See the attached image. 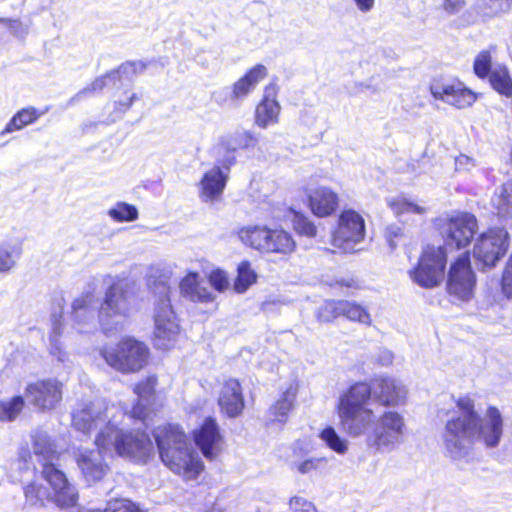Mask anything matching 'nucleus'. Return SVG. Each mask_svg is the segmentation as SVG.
<instances>
[{
	"label": "nucleus",
	"instance_id": "obj_1",
	"mask_svg": "<svg viewBox=\"0 0 512 512\" xmlns=\"http://www.w3.org/2000/svg\"><path fill=\"white\" fill-rule=\"evenodd\" d=\"M126 413L112 405L106 406L97 401L85 405L72 415L74 427L83 433H90L99 428L95 444L105 450L115 451L119 456L130 458L136 462L146 463L155 455V449L149 436L140 431L123 432L118 424Z\"/></svg>",
	"mask_w": 512,
	"mask_h": 512
},
{
	"label": "nucleus",
	"instance_id": "obj_2",
	"mask_svg": "<svg viewBox=\"0 0 512 512\" xmlns=\"http://www.w3.org/2000/svg\"><path fill=\"white\" fill-rule=\"evenodd\" d=\"M456 407L458 410L447 419L442 433L443 446L451 458L464 457L475 442L486 448L499 445L504 421L498 408L489 406L480 416L475 410L474 400L467 395L457 399Z\"/></svg>",
	"mask_w": 512,
	"mask_h": 512
},
{
	"label": "nucleus",
	"instance_id": "obj_3",
	"mask_svg": "<svg viewBox=\"0 0 512 512\" xmlns=\"http://www.w3.org/2000/svg\"><path fill=\"white\" fill-rule=\"evenodd\" d=\"M31 444L33 454L41 462L42 471L40 478L24 488L27 503L44 506L45 501H50L61 509L74 507L78 501L76 488L53 463L60 455L56 443L46 431L38 428L31 434Z\"/></svg>",
	"mask_w": 512,
	"mask_h": 512
},
{
	"label": "nucleus",
	"instance_id": "obj_4",
	"mask_svg": "<svg viewBox=\"0 0 512 512\" xmlns=\"http://www.w3.org/2000/svg\"><path fill=\"white\" fill-rule=\"evenodd\" d=\"M406 395L401 381L390 377L377 378L372 385L355 383L339 397L337 412L342 430L362 433L373 421V410L368 407L371 397L383 406H397L404 403Z\"/></svg>",
	"mask_w": 512,
	"mask_h": 512
},
{
	"label": "nucleus",
	"instance_id": "obj_5",
	"mask_svg": "<svg viewBox=\"0 0 512 512\" xmlns=\"http://www.w3.org/2000/svg\"><path fill=\"white\" fill-rule=\"evenodd\" d=\"M153 435L166 467L186 480L198 477L203 470V463L178 425H160L155 428Z\"/></svg>",
	"mask_w": 512,
	"mask_h": 512
},
{
	"label": "nucleus",
	"instance_id": "obj_6",
	"mask_svg": "<svg viewBox=\"0 0 512 512\" xmlns=\"http://www.w3.org/2000/svg\"><path fill=\"white\" fill-rule=\"evenodd\" d=\"M344 432L353 438L365 436L369 447L379 452H390L403 443L406 423L404 416L396 411L387 410L380 416L373 412V421L362 433Z\"/></svg>",
	"mask_w": 512,
	"mask_h": 512
},
{
	"label": "nucleus",
	"instance_id": "obj_7",
	"mask_svg": "<svg viewBox=\"0 0 512 512\" xmlns=\"http://www.w3.org/2000/svg\"><path fill=\"white\" fill-rule=\"evenodd\" d=\"M154 345L158 349L167 350L174 346L179 335V324L172 308L171 289L165 282L154 285Z\"/></svg>",
	"mask_w": 512,
	"mask_h": 512
},
{
	"label": "nucleus",
	"instance_id": "obj_8",
	"mask_svg": "<svg viewBox=\"0 0 512 512\" xmlns=\"http://www.w3.org/2000/svg\"><path fill=\"white\" fill-rule=\"evenodd\" d=\"M134 303L131 286L124 281H113L105 292L98 310L99 324L105 332L116 330L130 316Z\"/></svg>",
	"mask_w": 512,
	"mask_h": 512
},
{
	"label": "nucleus",
	"instance_id": "obj_9",
	"mask_svg": "<svg viewBox=\"0 0 512 512\" xmlns=\"http://www.w3.org/2000/svg\"><path fill=\"white\" fill-rule=\"evenodd\" d=\"M238 236L243 244L261 252L287 254L295 248L292 237L281 229L250 225L241 228Z\"/></svg>",
	"mask_w": 512,
	"mask_h": 512
},
{
	"label": "nucleus",
	"instance_id": "obj_10",
	"mask_svg": "<svg viewBox=\"0 0 512 512\" xmlns=\"http://www.w3.org/2000/svg\"><path fill=\"white\" fill-rule=\"evenodd\" d=\"M148 348L133 338L121 340L115 347L101 350L106 363L122 373L139 371L147 362Z\"/></svg>",
	"mask_w": 512,
	"mask_h": 512
},
{
	"label": "nucleus",
	"instance_id": "obj_11",
	"mask_svg": "<svg viewBox=\"0 0 512 512\" xmlns=\"http://www.w3.org/2000/svg\"><path fill=\"white\" fill-rule=\"evenodd\" d=\"M446 267V251L443 247L427 246L417 267L409 271L411 280L422 288L431 289L441 284Z\"/></svg>",
	"mask_w": 512,
	"mask_h": 512
},
{
	"label": "nucleus",
	"instance_id": "obj_12",
	"mask_svg": "<svg viewBox=\"0 0 512 512\" xmlns=\"http://www.w3.org/2000/svg\"><path fill=\"white\" fill-rule=\"evenodd\" d=\"M365 237L363 217L354 210L341 213L338 226L332 234V246L343 253L353 252L355 246Z\"/></svg>",
	"mask_w": 512,
	"mask_h": 512
},
{
	"label": "nucleus",
	"instance_id": "obj_13",
	"mask_svg": "<svg viewBox=\"0 0 512 512\" xmlns=\"http://www.w3.org/2000/svg\"><path fill=\"white\" fill-rule=\"evenodd\" d=\"M507 239L508 233L503 228L490 229L480 235L473 254L482 269L496 265L508 249Z\"/></svg>",
	"mask_w": 512,
	"mask_h": 512
},
{
	"label": "nucleus",
	"instance_id": "obj_14",
	"mask_svg": "<svg viewBox=\"0 0 512 512\" xmlns=\"http://www.w3.org/2000/svg\"><path fill=\"white\" fill-rule=\"evenodd\" d=\"M477 229V220L470 213H457L451 216L444 226L443 233L446 249H461L472 240Z\"/></svg>",
	"mask_w": 512,
	"mask_h": 512
},
{
	"label": "nucleus",
	"instance_id": "obj_15",
	"mask_svg": "<svg viewBox=\"0 0 512 512\" xmlns=\"http://www.w3.org/2000/svg\"><path fill=\"white\" fill-rule=\"evenodd\" d=\"M476 279L470 266L468 254H463L452 264L447 281L448 293L459 300L467 301L473 296Z\"/></svg>",
	"mask_w": 512,
	"mask_h": 512
},
{
	"label": "nucleus",
	"instance_id": "obj_16",
	"mask_svg": "<svg viewBox=\"0 0 512 512\" xmlns=\"http://www.w3.org/2000/svg\"><path fill=\"white\" fill-rule=\"evenodd\" d=\"M25 396L35 408L50 411L62 400L63 384L54 378L37 380L27 385Z\"/></svg>",
	"mask_w": 512,
	"mask_h": 512
},
{
	"label": "nucleus",
	"instance_id": "obj_17",
	"mask_svg": "<svg viewBox=\"0 0 512 512\" xmlns=\"http://www.w3.org/2000/svg\"><path fill=\"white\" fill-rule=\"evenodd\" d=\"M96 304L95 288L89 287L72 302V317L74 326L80 333L88 332L94 326V311Z\"/></svg>",
	"mask_w": 512,
	"mask_h": 512
},
{
	"label": "nucleus",
	"instance_id": "obj_18",
	"mask_svg": "<svg viewBox=\"0 0 512 512\" xmlns=\"http://www.w3.org/2000/svg\"><path fill=\"white\" fill-rule=\"evenodd\" d=\"M512 0H477L460 17V25L468 26L509 11Z\"/></svg>",
	"mask_w": 512,
	"mask_h": 512
},
{
	"label": "nucleus",
	"instance_id": "obj_19",
	"mask_svg": "<svg viewBox=\"0 0 512 512\" xmlns=\"http://www.w3.org/2000/svg\"><path fill=\"white\" fill-rule=\"evenodd\" d=\"M97 447V450H84L76 455L77 465L87 483L100 481L109 470L102 455L103 451H108L102 447Z\"/></svg>",
	"mask_w": 512,
	"mask_h": 512
},
{
	"label": "nucleus",
	"instance_id": "obj_20",
	"mask_svg": "<svg viewBox=\"0 0 512 512\" xmlns=\"http://www.w3.org/2000/svg\"><path fill=\"white\" fill-rule=\"evenodd\" d=\"M430 91L435 99L459 109L471 106L476 100L475 93L465 88L462 83L433 84Z\"/></svg>",
	"mask_w": 512,
	"mask_h": 512
},
{
	"label": "nucleus",
	"instance_id": "obj_21",
	"mask_svg": "<svg viewBox=\"0 0 512 512\" xmlns=\"http://www.w3.org/2000/svg\"><path fill=\"white\" fill-rule=\"evenodd\" d=\"M194 440L207 459H214L220 451L221 436L216 421L207 418L199 429L194 431Z\"/></svg>",
	"mask_w": 512,
	"mask_h": 512
},
{
	"label": "nucleus",
	"instance_id": "obj_22",
	"mask_svg": "<svg viewBox=\"0 0 512 512\" xmlns=\"http://www.w3.org/2000/svg\"><path fill=\"white\" fill-rule=\"evenodd\" d=\"M218 404L228 417H237L244 409L242 388L237 379L226 380L219 392Z\"/></svg>",
	"mask_w": 512,
	"mask_h": 512
},
{
	"label": "nucleus",
	"instance_id": "obj_23",
	"mask_svg": "<svg viewBox=\"0 0 512 512\" xmlns=\"http://www.w3.org/2000/svg\"><path fill=\"white\" fill-rule=\"evenodd\" d=\"M228 179L227 172L219 166H214L207 171L200 182V198L204 202L220 199Z\"/></svg>",
	"mask_w": 512,
	"mask_h": 512
},
{
	"label": "nucleus",
	"instance_id": "obj_24",
	"mask_svg": "<svg viewBox=\"0 0 512 512\" xmlns=\"http://www.w3.org/2000/svg\"><path fill=\"white\" fill-rule=\"evenodd\" d=\"M267 74V68L262 64H257L252 67L243 77L232 85L230 100L233 103L244 100Z\"/></svg>",
	"mask_w": 512,
	"mask_h": 512
},
{
	"label": "nucleus",
	"instance_id": "obj_25",
	"mask_svg": "<svg viewBox=\"0 0 512 512\" xmlns=\"http://www.w3.org/2000/svg\"><path fill=\"white\" fill-rule=\"evenodd\" d=\"M181 295L193 302L207 303L214 299L210 289L196 272L188 273L179 284Z\"/></svg>",
	"mask_w": 512,
	"mask_h": 512
},
{
	"label": "nucleus",
	"instance_id": "obj_26",
	"mask_svg": "<svg viewBox=\"0 0 512 512\" xmlns=\"http://www.w3.org/2000/svg\"><path fill=\"white\" fill-rule=\"evenodd\" d=\"M308 196L310 208L318 217L331 215L338 206V195L328 187L312 189Z\"/></svg>",
	"mask_w": 512,
	"mask_h": 512
},
{
	"label": "nucleus",
	"instance_id": "obj_27",
	"mask_svg": "<svg viewBox=\"0 0 512 512\" xmlns=\"http://www.w3.org/2000/svg\"><path fill=\"white\" fill-rule=\"evenodd\" d=\"M271 90V88H266V95L257 105L255 111V124L262 129L276 125L279 122L281 107L276 100L275 93H271Z\"/></svg>",
	"mask_w": 512,
	"mask_h": 512
},
{
	"label": "nucleus",
	"instance_id": "obj_28",
	"mask_svg": "<svg viewBox=\"0 0 512 512\" xmlns=\"http://www.w3.org/2000/svg\"><path fill=\"white\" fill-rule=\"evenodd\" d=\"M327 463L326 458L311 456L308 450L295 445L292 449V454L289 459V465L291 470L306 475L313 471H317L324 467Z\"/></svg>",
	"mask_w": 512,
	"mask_h": 512
},
{
	"label": "nucleus",
	"instance_id": "obj_29",
	"mask_svg": "<svg viewBox=\"0 0 512 512\" xmlns=\"http://www.w3.org/2000/svg\"><path fill=\"white\" fill-rule=\"evenodd\" d=\"M298 390L299 386L296 382H290L287 385L279 399L269 409L272 421L286 422L289 412L294 408Z\"/></svg>",
	"mask_w": 512,
	"mask_h": 512
},
{
	"label": "nucleus",
	"instance_id": "obj_30",
	"mask_svg": "<svg viewBox=\"0 0 512 512\" xmlns=\"http://www.w3.org/2000/svg\"><path fill=\"white\" fill-rule=\"evenodd\" d=\"M155 385L156 378L151 376L135 386L134 392L137 394L139 401L133 407L130 417L144 420L148 416L147 406L154 394Z\"/></svg>",
	"mask_w": 512,
	"mask_h": 512
},
{
	"label": "nucleus",
	"instance_id": "obj_31",
	"mask_svg": "<svg viewBox=\"0 0 512 512\" xmlns=\"http://www.w3.org/2000/svg\"><path fill=\"white\" fill-rule=\"evenodd\" d=\"M387 204L397 217H405L410 215L423 216L428 211L426 206L405 195H398L392 198H388Z\"/></svg>",
	"mask_w": 512,
	"mask_h": 512
},
{
	"label": "nucleus",
	"instance_id": "obj_32",
	"mask_svg": "<svg viewBox=\"0 0 512 512\" xmlns=\"http://www.w3.org/2000/svg\"><path fill=\"white\" fill-rule=\"evenodd\" d=\"M64 324L62 315L53 314L51 316V332L49 335V352L59 362L65 363L68 360V355L62 348L60 337L63 333Z\"/></svg>",
	"mask_w": 512,
	"mask_h": 512
},
{
	"label": "nucleus",
	"instance_id": "obj_33",
	"mask_svg": "<svg viewBox=\"0 0 512 512\" xmlns=\"http://www.w3.org/2000/svg\"><path fill=\"white\" fill-rule=\"evenodd\" d=\"M43 112H38L34 107H27L19 110L7 123L5 128L2 130L1 135L12 133L14 131L21 130L25 126L34 123Z\"/></svg>",
	"mask_w": 512,
	"mask_h": 512
},
{
	"label": "nucleus",
	"instance_id": "obj_34",
	"mask_svg": "<svg viewBox=\"0 0 512 512\" xmlns=\"http://www.w3.org/2000/svg\"><path fill=\"white\" fill-rule=\"evenodd\" d=\"M492 205L501 217H512V181L499 187L492 197Z\"/></svg>",
	"mask_w": 512,
	"mask_h": 512
},
{
	"label": "nucleus",
	"instance_id": "obj_35",
	"mask_svg": "<svg viewBox=\"0 0 512 512\" xmlns=\"http://www.w3.org/2000/svg\"><path fill=\"white\" fill-rule=\"evenodd\" d=\"M489 82L501 95L512 97V79L507 67L495 66L489 75Z\"/></svg>",
	"mask_w": 512,
	"mask_h": 512
},
{
	"label": "nucleus",
	"instance_id": "obj_36",
	"mask_svg": "<svg viewBox=\"0 0 512 512\" xmlns=\"http://www.w3.org/2000/svg\"><path fill=\"white\" fill-rule=\"evenodd\" d=\"M22 255L21 244L4 242L0 244V273L13 269Z\"/></svg>",
	"mask_w": 512,
	"mask_h": 512
},
{
	"label": "nucleus",
	"instance_id": "obj_37",
	"mask_svg": "<svg viewBox=\"0 0 512 512\" xmlns=\"http://www.w3.org/2000/svg\"><path fill=\"white\" fill-rule=\"evenodd\" d=\"M237 278L234 282V289L238 293H244L257 280L256 272L251 268L248 261H243L238 265Z\"/></svg>",
	"mask_w": 512,
	"mask_h": 512
},
{
	"label": "nucleus",
	"instance_id": "obj_38",
	"mask_svg": "<svg viewBox=\"0 0 512 512\" xmlns=\"http://www.w3.org/2000/svg\"><path fill=\"white\" fill-rule=\"evenodd\" d=\"M25 401L22 396H14L10 400H0V421L12 422L22 412Z\"/></svg>",
	"mask_w": 512,
	"mask_h": 512
},
{
	"label": "nucleus",
	"instance_id": "obj_39",
	"mask_svg": "<svg viewBox=\"0 0 512 512\" xmlns=\"http://www.w3.org/2000/svg\"><path fill=\"white\" fill-rule=\"evenodd\" d=\"M342 315L351 321H357L365 325L371 324V316L361 305L348 300H341Z\"/></svg>",
	"mask_w": 512,
	"mask_h": 512
},
{
	"label": "nucleus",
	"instance_id": "obj_40",
	"mask_svg": "<svg viewBox=\"0 0 512 512\" xmlns=\"http://www.w3.org/2000/svg\"><path fill=\"white\" fill-rule=\"evenodd\" d=\"M108 216L116 222H131L138 219V210L134 205L118 202L107 212Z\"/></svg>",
	"mask_w": 512,
	"mask_h": 512
},
{
	"label": "nucleus",
	"instance_id": "obj_41",
	"mask_svg": "<svg viewBox=\"0 0 512 512\" xmlns=\"http://www.w3.org/2000/svg\"><path fill=\"white\" fill-rule=\"evenodd\" d=\"M321 440L338 454H345L348 450V441L341 438L333 427H327L320 433Z\"/></svg>",
	"mask_w": 512,
	"mask_h": 512
},
{
	"label": "nucleus",
	"instance_id": "obj_42",
	"mask_svg": "<svg viewBox=\"0 0 512 512\" xmlns=\"http://www.w3.org/2000/svg\"><path fill=\"white\" fill-rule=\"evenodd\" d=\"M341 300L325 301L317 310L316 318L319 322L327 323L342 315Z\"/></svg>",
	"mask_w": 512,
	"mask_h": 512
},
{
	"label": "nucleus",
	"instance_id": "obj_43",
	"mask_svg": "<svg viewBox=\"0 0 512 512\" xmlns=\"http://www.w3.org/2000/svg\"><path fill=\"white\" fill-rule=\"evenodd\" d=\"M236 148L234 144L228 142L227 144H221L217 149L218 158L216 166H219L222 170L227 172V175H229L231 166L236 162Z\"/></svg>",
	"mask_w": 512,
	"mask_h": 512
},
{
	"label": "nucleus",
	"instance_id": "obj_44",
	"mask_svg": "<svg viewBox=\"0 0 512 512\" xmlns=\"http://www.w3.org/2000/svg\"><path fill=\"white\" fill-rule=\"evenodd\" d=\"M492 57L489 51H481L475 58L473 64L474 73L481 79L488 77L493 70Z\"/></svg>",
	"mask_w": 512,
	"mask_h": 512
},
{
	"label": "nucleus",
	"instance_id": "obj_45",
	"mask_svg": "<svg viewBox=\"0 0 512 512\" xmlns=\"http://www.w3.org/2000/svg\"><path fill=\"white\" fill-rule=\"evenodd\" d=\"M110 73H108L107 75L103 76V77H99L97 79H95L90 85H88L87 87H85L84 89L80 90L77 94H75L72 98H71V102H75V101H79L81 100L84 96L88 95V94H92V93H95V92H98L100 90H102L105 85H106V79L108 78H119L118 75H110Z\"/></svg>",
	"mask_w": 512,
	"mask_h": 512
},
{
	"label": "nucleus",
	"instance_id": "obj_46",
	"mask_svg": "<svg viewBox=\"0 0 512 512\" xmlns=\"http://www.w3.org/2000/svg\"><path fill=\"white\" fill-rule=\"evenodd\" d=\"M0 26H8V32L20 39L25 38L29 33V26L19 19L0 18Z\"/></svg>",
	"mask_w": 512,
	"mask_h": 512
},
{
	"label": "nucleus",
	"instance_id": "obj_47",
	"mask_svg": "<svg viewBox=\"0 0 512 512\" xmlns=\"http://www.w3.org/2000/svg\"><path fill=\"white\" fill-rule=\"evenodd\" d=\"M295 230L302 235L313 237L316 235V226L304 215L296 214L293 220Z\"/></svg>",
	"mask_w": 512,
	"mask_h": 512
},
{
	"label": "nucleus",
	"instance_id": "obj_48",
	"mask_svg": "<svg viewBox=\"0 0 512 512\" xmlns=\"http://www.w3.org/2000/svg\"><path fill=\"white\" fill-rule=\"evenodd\" d=\"M104 512H137V507L128 499L110 501Z\"/></svg>",
	"mask_w": 512,
	"mask_h": 512
},
{
	"label": "nucleus",
	"instance_id": "obj_49",
	"mask_svg": "<svg viewBox=\"0 0 512 512\" xmlns=\"http://www.w3.org/2000/svg\"><path fill=\"white\" fill-rule=\"evenodd\" d=\"M146 66L143 61L126 62L118 70L112 71L110 75H118L120 78L121 75L137 74L143 72Z\"/></svg>",
	"mask_w": 512,
	"mask_h": 512
},
{
	"label": "nucleus",
	"instance_id": "obj_50",
	"mask_svg": "<svg viewBox=\"0 0 512 512\" xmlns=\"http://www.w3.org/2000/svg\"><path fill=\"white\" fill-rule=\"evenodd\" d=\"M289 506L292 512H316L314 504L300 496L292 497Z\"/></svg>",
	"mask_w": 512,
	"mask_h": 512
},
{
	"label": "nucleus",
	"instance_id": "obj_51",
	"mask_svg": "<svg viewBox=\"0 0 512 512\" xmlns=\"http://www.w3.org/2000/svg\"><path fill=\"white\" fill-rule=\"evenodd\" d=\"M210 284L218 291L227 289L229 282L225 272L221 270L212 271L209 277Z\"/></svg>",
	"mask_w": 512,
	"mask_h": 512
},
{
	"label": "nucleus",
	"instance_id": "obj_52",
	"mask_svg": "<svg viewBox=\"0 0 512 512\" xmlns=\"http://www.w3.org/2000/svg\"><path fill=\"white\" fill-rule=\"evenodd\" d=\"M502 289L508 297H512V254L510 255L502 277Z\"/></svg>",
	"mask_w": 512,
	"mask_h": 512
},
{
	"label": "nucleus",
	"instance_id": "obj_53",
	"mask_svg": "<svg viewBox=\"0 0 512 512\" xmlns=\"http://www.w3.org/2000/svg\"><path fill=\"white\" fill-rule=\"evenodd\" d=\"M258 142L257 137H255L251 132L244 131L241 134H238L237 139L234 140V145L237 147L249 148L254 147Z\"/></svg>",
	"mask_w": 512,
	"mask_h": 512
},
{
	"label": "nucleus",
	"instance_id": "obj_54",
	"mask_svg": "<svg viewBox=\"0 0 512 512\" xmlns=\"http://www.w3.org/2000/svg\"><path fill=\"white\" fill-rule=\"evenodd\" d=\"M402 236V229L399 226L391 225L386 228L385 238L391 250L397 247L396 239Z\"/></svg>",
	"mask_w": 512,
	"mask_h": 512
},
{
	"label": "nucleus",
	"instance_id": "obj_55",
	"mask_svg": "<svg viewBox=\"0 0 512 512\" xmlns=\"http://www.w3.org/2000/svg\"><path fill=\"white\" fill-rule=\"evenodd\" d=\"M465 5V0H444L442 8L448 15H455L459 13Z\"/></svg>",
	"mask_w": 512,
	"mask_h": 512
},
{
	"label": "nucleus",
	"instance_id": "obj_56",
	"mask_svg": "<svg viewBox=\"0 0 512 512\" xmlns=\"http://www.w3.org/2000/svg\"><path fill=\"white\" fill-rule=\"evenodd\" d=\"M455 167L458 171H470L475 167V161L467 155L460 154L455 158Z\"/></svg>",
	"mask_w": 512,
	"mask_h": 512
},
{
	"label": "nucleus",
	"instance_id": "obj_57",
	"mask_svg": "<svg viewBox=\"0 0 512 512\" xmlns=\"http://www.w3.org/2000/svg\"><path fill=\"white\" fill-rule=\"evenodd\" d=\"M362 13L370 12L375 5V0H351Z\"/></svg>",
	"mask_w": 512,
	"mask_h": 512
},
{
	"label": "nucleus",
	"instance_id": "obj_58",
	"mask_svg": "<svg viewBox=\"0 0 512 512\" xmlns=\"http://www.w3.org/2000/svg\"><path fill=\"white\" fill-rule=\"evenodd\" d=\"M379 361L382 365H390L393 362V354L388 350H384L380 354Z\"/></svg>",
	"mask_w": 512,
	"mask_h": 512
},
{
	"label": "nucleus",
	"instance_id": "obj_59",
	"mask_svg": "<svg viewBox=\"0 0 512 512\" xmlns=\"http://www.w3.org/2000/svg\"><path fill=\"white\" fill-rule=\"evenodd\" d=\"M77 512H104V510L81 507L77 508Z\"/></svg>",
	"mask_w": 512,
	"mask_h": 512
},
{
	"label": "nucleus",
	"instance_id": "obj_60",
	"mask_svg": "<svg viewBox=\"0 0 512 512\" xmlns=\"http://www.w3.org/2000/svg\"><path fill=\"white\" fill-rule=\"evenodd\" d=\"M135 99V95L133 94L130 98H129V102L127 104V107H129L131 105V103L133 102V100Z\"/></svg>",
	"mask_w": 512,
	"mask_h": 512
},
{
	"label": "nucleus",
	"instance_id": "obj_61",
	"mask_svg": "<svg viewBox=\"0 0 512 512\" xmlns=\"http://www.w3.org/2000/svg\"><path fill=\"white\" fill-rule=\"evenodd\" d=\"M0 28L8 31V26H0Z\"/></svg>",
	"mask_w": 512,
	"mask_h": 512
},
{
	"label": "nucleus",
	"instance_id": "obj_62",
	"mask_svg": "<svg viewBox=\"0 0 512 512\" xmlns=\"http://www.w3.org/2000/svg\"><path fill=\"white\" fill-rule=\"evenodd\" d=\"M21 458L24 460V462H27V459L25 458L24 455H21Z\"/></svg>",
	"mask_w": 512,
	"mask_h": 512
}]
</instances>
